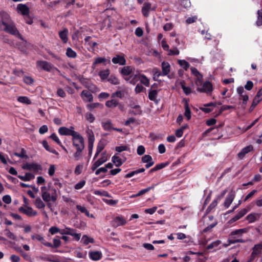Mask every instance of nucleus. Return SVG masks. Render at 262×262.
I'll use <instances>...</instances> for the list:
<instances>
[{
    "mask_svg": "<svg viewBox=\"0 0 262 262\" xmlns=\"http://www.w3.org/2000/svg\"><path fill=\"white\" fill-rule=\"evenodd\" d=\"M41 196L43 200L47 202H48L51 200L55 202L57 200V195L56 194L51 195L48 191L44 192L43 193H41Z\"/></svg>",
    "mask_w": 262,
    "mask_h": 262,
    "instance_id": "nucleus-14",
    "label": "nucleus"
},
{
    "mask_svg": "<svg viewBox=\"0 0 262 262\" xmlns=\"http://www.w3.org/2000/svg\"><path fill=\"white\" fill-rule=\"evenodd\" d=\"M138 79L140 81L141 83L145 85L146 86H148L149 85V80L145 75L140 74L138 76Z\"/></svg>",
    "mask_w": 262,
    "mask_h": 262,
    "instance_id": "nucleus-28",
    "label": "nucleus"
},
{
    "mask_svg": "<svg viewBox=\"0 0 262 262\" xmlns=\"http://www.w3.org/2000/svg\"><path fill=\"white\" fill-rule=\"evenodd\" d=\"M61 245V241L59 237H57L53 239V247L54 248H58Z\"/></svg>",
    "mask_w": 262,
    "mask_h": 262,
    "instance_id": "nucleus-58",
    "label": "nucleus"
},
{
    "mask_svg": "<svg viewBox=\"0 0 262 262\" xmlns=\"http://www.w3.org/2000/svg\"><path fill=\"white\" fill-rule=\"evenodd\" d=\"M145 171V169L143 168H140L138 170L131 171L125 176V178H129L133 177L135 174H137L139 173L143 172Z\"/></svg>",
    "mask_w": 262,
    "mask_h": 262,
    "instance_id": "nucleus-30",
    "label": "nucleus"
},
{
    "mask_svg": "<svg viewBox=\"0 0 262 262\" xmlns=\"http://www.w3.org/2000/svg\"><path fill=\"white\" fill-rule=\"evenodd\" d=\"M81 241L83 243V244L88 245L89 243H93L94 239L86 235H83L82 237Z\"/></svg>",
    "mask_w": 262,
    "mask_h": 262,
    "instance_id": "nucleus-47",
    "label": "nucleus"
},
{
    "mask_svg": "<svg viewBox=\"0 0 262 262\" xmlns=\"http://www.w3.org/2000/svg\"><path fill=\"white\" fill-rule=\"evenodd\" d=\"M107 160V157L105 156V153H103L102 154V157L96 161L97 163L99 164V165H101L104 163H105Z\"/></svg>",
    "mask_w": 262,
    "mask_h": 262,
    "instance_id": "nucleus-52",
    "label": "nucleus"
},
{
    "mask_svg": "<svg viewBox=\"0 0 262 262\" xmlns=\"http://www.w3.org/2000/svg\"><path fill=\"white\" fill-rule=\"evenodd\" d=\"M262 250V242L259 243L255 245L252 249V252L254 254H256V255L260 253L261 251Z\"/></svg>",
    "mask_w": 262,
    "mask_h": 262,
    "instance_id": "nucleus-31",
    "label": "nucleus"
},
{
    "mask_svg": "<svg viewBox=\"0 0 262 262\" xmlns=\"http://www.w3.org/2000/svg\"><path fill=\"white\" fill-rule=\"evenodd\" d=\"M111 224L113 227L117 228L126 224V221L122 216H117L114 217Z\"/></svg>",
    "mask_w": 262,
    "mask_h": 262,
    "instance_id": "nucleus-5",
    "label": "nucleus"
},
{
    "mask_svg": "<svg viewBox=\"0 0 262 262\" xmlns=\"http://www.w3.org/2000/svg\"><path fill=\"white\" fill-rule=\"evenodd\" d=\"M76 208L78 210L80 211L82 213H85L86 216H90L89 212L88 211V210L86 209L85 207L82 206L81 205H77Z\"/></svg>",
    "mask_w": 262,
    "mask_h": 262,
    "instance_id": "nucleus-55",
    "label": "nucleus"
},
{
    "mask_svg": "<svg viewBox=\"0 0 262 262\" xmlns=\"http://www.w3.org/2000/svg\"><path fill=\"white\" fill-rule=\"evenodd\" d=\"M0 30L5 31L21 39L23 41V46L19 47V49L24 52L25 51L24 47L26 46L27 42L20 34L15 24L11 19L9 14L6 12L2 11L0 12Z\"/></svg>",
    "mask_w": 262,
    "mask_h": 262,
    "instance_id": "nucleus-1",
    "label": "nucleus"
},
{
    "mask_svg": "<svg viewBox=\"0 0 262 262\" xmlns=\"http://www.w3.org/2000/svg\"><path fill=\"white\" fill-rule=\"evenodd\" d=\"M168 55L172 56V55H178L180 53L179 50L176 47L173 48L172 49H169L167 51Z\"/></svg>",
    "mask_w": 262,
    "mask_h": 262,
    "instance_id": "nucleus-48",
    "label": "nucleus"
},
{
    "mask_svg": "<svg viewBox=\"0 0 262 262\" xmlns=\"http://www.w3.org/2000/svg\"><path fill=\"white\" fill-rule=\"evenodd\" d=\"M17 9L18 12H20L23 15H27L29 13V8L24 4H19L17 6Z\"/></svg>",
    "mask_w": 262,
    "mask_h": 262,
    "instance_id": "nucleus-16",
    "label": "nucleus"
},
{
    "mask_svg": "<svg viewBox=\"0 0 262 262\" xmlns=\"http://www.w3.org/2000/svg\"><path fill=\"white\" fill-rule=\"evenodd\" d=\"M235 192L233 190H231L229 194L227 195L224 203V205L226 208H228L232 203L235 198Z\"/></svg>",
    "mask_w": 262,
    "mask_h": 262,
    "instance_id": "nucleus-10",
    "label": "nucleus"
},
{
    "mask_svg": "<svg viewBox=\"0 0 262 262\" xmlns=\"http://www.w3.org/2000/svg\"><path fill=\"white\" fill-rule=\"evenodd\" d=\"M112 160L115 165L117 167L121 166L123 163V161H122L121 159L116 156V155H114L112 157Z\"/></svg>",
    "mask_w": 262,
    "mask_h": 262,
    "instance_id": "nucleus-32",
    "label": "nucleus"
},
{
    "mask_svg": "<svg viewBox=\"0 0 262 262\" xmlns=\"http://www.w3.org/2000/svg\"><path fill=\"white\" fill-rule=\"evenodd\" d=\"M5 235L9 238L13 240H15L16 238V236L7 229L5 230Z\"/></svg>",
    "mask_w": 262,
    "mask_h": 262,
    "instance_id": "nucleus-53",
    "label": "nucleus"
},
{
    "mask_svg": "<svg viewBox=\"0 0 262 262\" xmlns=\"http://www.w3.org/2000/svg\"><path fill=\"white\" fill-rule=\"evenodd\" d=\"M32 238L33 239H36L38 241L41 242L42 243L45 241V239L43 236L40 234H35L32 235Z\"/></svg>",
    "mask_w": 262,
    "mask_h": 262,
    "instance_id": "nucleus-63",
    "label": "nucleus"
},
{
    "mask_svg": "<svg viewBox=\"0 0 262 262\" xmlns=\"http://www.w3.org/2000/svg\"><path fill=\"white\" fill-rule=\"evenodd\" d=\"M81 97L85 102H92L93 100V97L92 94L87 90H83L81 93Z\"/></svg>",
    "mask_w": 262,
    "mask_h": 262,
    "instance_id": "nucleus-13",
    "label": "nucleus"
},
{
    "mask_svg": "<svg viewBox=\"0 0 262 262\" xmlns=\"http://www.w3.org/2000/svg\"><path fill=\"white\" fill-rule=\"evenodd\" d=\"M17 177L24 181H30L35 178V176L30 172L26 173L25 176L18 175Z\"/></svg>",
    "mask_w": 262,
    "mask_h": 262,
    "instance_id": "nucleus-23",
    "label": "nucleus"
},
{
    "mask_svg": "<svg viewBox=\"0 0 262 262\" xmlns=\"http://www.w3.org/2000/svg\"><path fill=\"white\" fill-rule=\"evenodd\" d=\"M66 55L68 57L72 58H74L77 56L76 53L70 47L68 48L67 49Z\"/></svg>",
    "mask_w": 262,
    "mask_h": 262,
    "instance_id": "nucleus-37",
    "label": "nucleus"
},
{
    "mask_svg": "<svg viewBox=\"0 0 262 262\" xmlns=\"http://www.w3.org/2000/svg\"><path fill=\"white\" fill-rule=\"evenodd\" d=\"M18 210L19 212L24 213L29 216H34L37 214V211L33 210L32 207L29 206L26 207V208L20 207L19 208Z\"/></svg>",
    "mask_w": 262,
    "mask_h": 262,
    "instance_id": "nucleus-8",
    "label": "nucleus"
},
{
    "mask_svg": "<svg viewBox=\"0 0 262 262\" xmlns=\"http://www.w3.org/2000/svg\"><path fill=\"white\" fill-rule=\"evenodd\" d=\"M246 230L245 229H240L232 232L228 239L229 244H231L237 243H244V240L238 237H239L243 233L246 232Z\"/></svg>",
    "mask_w": 262,
    "mask_h": 262,
    "instance_id": "nucleus-2",
    "label": "nucleus"
},
{
    "mask_svg": "<svg viewBox=\"0 0 262 262\" xmlns=\"http://www.w3.org/2000/svg\"><path fill=\"white\" fill-rule=\"evenodd\" d=\"M195 77V83L197 86H201L202 85L203 82V75L200 73Z\"/></svg>",
    "mask_w": 262,
    "mask_h": 262,
    "instance_id": "nucleus-38",
    "label": "nucleus"
},
{
    "mask_svg": "<svg viewBox=\"0 0 262 262\" xmlns=\"http://www.w3.org/2000/svg\"><path fill=\"white\" fill-rule=\"evenodd\" d=\"M260 214L257 213H252L247 216V219L249 223H253L258 220Z\"/></svg>",
    "mask_w": 262,
    "mask_h": 262,
    "instance_id": "nucleus-25",
    "label": "nucleus"
},
{
    "mask_svg": "<svg viewBox=\"0 0 262 262\" xmlns=\"http://www.w3.org/2000/svg\"><path fill=\"white\" fill-rule=\"evenodd\" d=\"M221 243V242L220 240L215 241L208 245L207 247V249L208 250L212 249L214 247H217Z\"/></svg>",
    "mask_w": 262,
    "mask_h": 262,
    "instance_id": "nucleus-50",
    "label": "nucleus"
},
{
    "mask_svg": "<svg viewBox=\"0 0 262 262\" xmlns=\"http://www.w3.org/2000/svg\"><path fill=\"white\" fill-rule=\"evenodd\" d=\"M85 118L86 120L90 123H93L95 119L94 115L91 113H86L85 115Z\"/></svg>",
    "mask_w": 262,
    "mask_h": 262,
    "instance_id": "nucleus-49",
    "label": "nucleus"
},
{
    "mask_svg": "<svg viewBox=\"0 0 262 262\" xmlns=\"http://www.w3.org/2000/svg\"><path fill=\"white\" fill-rule=\"evenodd\" d=\"M37 66L48 72L51 71L55 68L49 62L46 61H38Z\"/></svg>",
    "mask_w": 262,
    "mask_h": 262,
    "instance_id": "nucleus-7",
    "label": "nucleus"
},
{
    "mask_svg": "<svg viewBox=\"0 0 262 262\" xmlns=\"http://www.w3.org/2000/svg\"><path fill=\"white\" fill-rule=\"evenodd\" d=\"M197 91L200 92L209 93L212 91V85L209 81H205L202 86H197Z\"/></svg>",
    "mask_w": 262,
    "mask_h": 262,
    "instance_id": "nucleus-6",
    "label": "nucleus"
},
{
    "mask_svg": "<svg viewBox=\"0 0 262 262\" xmlns=\"http://www.w3.org/2000/svg\"><path fill=\"white\" fill-rule=\"evenodd\" d=\"M102 256V253L100 251H91L89 252V256L93 260L100 259Z\"/></svg>",
    "mask_w": 262,
    "mask_h": 262,
    "instance_id": "nucleus-18",
    "label": "nucleus"
},
{
    "mask_svg": "<svg viewBox=\"0 0 262 262\" xmlns=\"http://www.w3.org/2000/svg\"><path fill=\"white\" fill-rule=\"evenodd\" d=\"M134 68L131 66H125L121 71V73L123 76H130L133 73Z\"/></svg>",
    "mask_w": 262,
    "mask_h": 262,
    "instance_id": "nucleus-17",
    "label": "nucleus"
},
{
    "mask_svg": "<svg viewBox=\"0 0 262 262\" xmlns=\"http://www.w3.org/2000/svg\"><path fill=\"white\" fill-rule=\"evenodd\" d=\"M109 74L110 70L108 69L101 71L99 73V75L102 80H104L106 79L108 76Z\"/></svg>",
    "mask_w": 262,
    "mask_h": 262,
    "instance_id": "nucleus-39",
    "label": "nucleus"
},
{
    "mask_svg": "<svg viewBox=\"0 0 262 262\" xmlns=\"http://www.w3.org/2000/svg\"><path fill=\"white\" fill-rule=\"evenodd\" d=\"M72 144L76 149H84V139L83 137L79 133H77L72 139Z\"/></svg>",
    "mask_w": 262,
    "mask_h": 262,
    "instance_id": "nucleus-3",
    "label": "nucleus"
},
{
    "mask_svg": "<svg viewBox=\"0 0 262 262\" xmlns=\"http://www.w3.org/2000/svg\"><path fill=\"white\" fill-rule=\"evenodd\" d=\"M154 188V187L152 186V187H148L146 188L142 189L138 193H137L136 194H133L132 195H131L130 198H133L135 197H137V196L142 195L148 192L149 190H150L151 189H153Z\"/></svg>",
    "mask_w": 262,
    "mask_h": 262,
    "instance_id": "nucleus-29",
    "label": "nucleus"
},
{
    "mask_svg": "<svg viewBox=\"0 0 262 262\" xmlns=\"http://www.w3.org/2000/svg\"><path fill=\"white\" fill-rule=\"evenodd\" d=\"M253 150V147L252 145L247 146L242 149V150L237 154L239 159H243L246 154Z\"/></svg>",
    "mask_w": 262,
    "mask_h": 262,
    "instance_id": "nucleus-12",
    "label": "nucleus"
},
{
    "mask_svg": "<svg viewBox=\"0 0 262 262\" xmlns=\"http://www.w3.org/2000/svg\"><path fill=\"white\" fill-rule=\"evenodd\" d=\"M140 75V74H139L135 75L132 74L130 76L126 77L124 78L126 81L129 82L131 84H135L138 80H139L138 79V76Z\"/></svg>",
    "mask_w": 262,
    "mask_h": 262,
    "instance_id": "nucleus-24",
    "label": "nucleus"
},
{
    "mask_svg": "<svg viewBox=\"0 0 262 262\" xmlns=\"http://www.w3.org/2000/svg\"><path fill=\"white\" fill-rule=\"evenodd\" d=\"M24 81L25 83L28 85H31L34 82L33 79L29 76H25L24 78Z\"/></svg>",
    "mask_w": 262,
    "mask_h": 262,
    "instance_id": "nucleus-61",
    "label": "nucleus"
},
{
    "mask_svg": "<svg viewBox=\"0 0 262 262\" xmlns=\"http://www.w3.org/2000/svg\"><path fill=\"white\" fill-rule=\"evenodd\" d=\"M118 103V101L116 99H112L111 100L107 101L105 103V105L108 107L112 108L116 107Z\"/></svg>",
    "mask_w": 262,
    "mask_h": 262,
    "instance_id": "nucleus-34",
    "label": "nucleus"
},
{
    "mask_svg": "<svg viewBox=\"0 0 262 262\" xmlns=\"http://www.w3.org/2000/svg\"><path fill=\"white\" fill-rule=\"evenodd\" d=\"M178 64L180 65V66L183 69H184L185 71H187L189 67L190 64L189 63L186 61L184 59H178L177 60Z\"/></svg>",
    "mask_w": 262,
    "mask_h": 262,
    "instance_id": "nucleus-27",
    "label": "nucleus"
},
{
    "mask_svg": "<svg viewBox=\"0 0 262 262\" xmlns=\"http://www.w3.org/2000/svg\"><path fill=\"white\" fill-rule=\"evenodd\" d=\"M49 231L51 234L53 235L57 233H59L60 234L61 230L55 226H52L49 229Z\"/></svg>",
    "mask_w": 262,
    "mask_h": 262,
    "instance_id": "nucleus-59",
    "label": "nucleus"
},
{
    "mask_svg": "<svg viewBox=\"0 0 262 262\" xmlns=\"http://www.w3.org/2000/svg\"><path fill=\"white\" fill-rule=\"evenodd\" d=\"M145 151V149L143 146L140 145L138 147L137 152L139 155L141 156V155H143L144 154Z\"/></svg>",
    "mask_w": 262,
    "mask_h": 262,
    "instance_id": "nucleus-64",
    "label": "nucleus"
},
{
    "mask_svg": "<svg viewBox=\"0 0 262 262\" xmlns=\"http://www.w3.org/2000/svg\"><path fill=\"white\" fill-rule=\"evenodd\" d=\"M83 165L82 164H79L76 166L74 172L76 174L78 175L80 174L82 172V169L83 168Z\"/></svg>",
    "mask_w": 262,
    "mask_h": 262,
    "instance_id": "nucleus-62",
    "label": "nucleus"
},
{
    "mask_svg": "<svg viewBox=\"0 0 262 262\" xmlns=\"http://www.w3.org/2000/svg\"><path fill=\"white\" fill-rule=\"evenodd\" d=\"M13 155L21 158H28V156L26 154V151L24 148H21V152L20 153L14 152Z\"/></svg>",
    "mask_w": 262,
    "mask_h": 262,
    "instance_id": "nucleus-45",
    "label": "nucleus"
},
{
    "mask_svg": "<svg viewBox=\"0 0 262 262\" xmlns=\"http://www.w3.org/2000/svg\"><path fill=\"white\" fill-rule=\"evenodd\" d=\"M22 168L24 169L35 171L41 169L40 165L36 163H26L23 165Z\"/></svg>",
    "mask_w": 262,
    "mask_h": 262,
    "instance_id": "nucleus-11",
    "label": "nucleus"
},
{
    "mask_svg": "<svg viewBox=\"0 0 262 262\" xmlns=\"http://www.w3.org/2000/svg\"><path fill=\"white\" fill-rule=\"evenodd\" d=\"M108 81L113 84H118L119 80L118 79L114 76L111 75L108 79Z\"/></svg>",
    "mask_w": 262,
    "mask_h": 262,
    "instance_id": "nucleus-60",
    "label": "nucleus"
},
{
    "mask_svg": "<svg viewBox=\"0 0 262 262\" xmlns=\"http://www.w3.org/2000/svg\"><path fill=\"white\" fill-rule=\"evenodd\" d=\"M130 107L135 110L132 112L134 115H139L141 113L142 111L139 105L133 104L130 105Z\"/></svg>",
    "mask_w": 262,
    "mask_h": 262,
    "instance_id": "nucleus-46",
    "label": "nucleus"
},
{
    "mask_svg": "<svg viewBox=\"0 0 262 262\" xmlns=\"http://www.w3.org/2000/svg\"><path fill=\"white\" fill-rule=\"evenodd\" d=\"M102 126L105 130L111 131L113 130V125L110 120H107L102 122Z\"/></svg>",
    "mask_w": 262,
    "mask_h": 262,
    "instance_id": "nucleus-22",
    "label": "nucleus"
},
{
    "mask_svg": "<svg viewBox=\"0 0 262 262\" xmlns=\"http://www.w3.org/2000/svg\"><path fill=\"white\" fill-rule=\"evenodd\" d=\"M185 116L189 120L191 118V111L188 107V105L186 103L185 105Z\"/></svg>",
    "mask_w": 262,
    "mask_h": 262,
    "instance_id": "nucleus-56",
    "label": "nucleus"
},
{
    "mask_svg": "<svg viewBox=\"0 0 262 262\" xmlns=\"http://www.w3.org/2000/svg\"><path fill=\"white\" fill-rule=\"evenodd\" d=\"M84 149H76V152L73 154V157L76 161H78L82 157V153Z\"/></svg>",
    "mask_w": 262,
    "mask_h": 262,
    "instance_id": "nucleus-42",
    "label": "nucleus"
},
{
    "mask_svg": "<svg viewBox=\"0 0 262 262\" xmlns=\"http://www.w3.org/2000/svg\"><path fill=\"white\" fill-rule=\"evenodd\" d=\"M17 100L18 102L24 104H30L32 103L31 101L26 96H19L17 98Z\"/></svg>",
    "mask_w": 262,
    "mask_h": 262,
    "instance_id": "nucleus-35",
    "label": "nucleus"
},
{
    "mask_svg": "<svg viewBox=\"0 0 262 262\" xmlns=\"http://www.w3.org/2000/svg\"><path fill=\"white\" fill-rule=\"evenodd\" d=\"M105 61H106V59L105 58L98 57L95 59L94 62H93V63L92 64V68L93 69H95L96 68V66L97 64L103 63V62H105Z\"/></svg>",
    "mask_w": 262,
    "mask_h": 262,
    "instance_id": "nucleus-40",
    "label": "nucleus"
},
{
    "mask_svg": "<svg viewBox=\"0 0 262 262\" xmlns=\"http://www.w3.org/2000/svg\"><path fill=\"white\" fill-rule=\"evenodd\" d=\"M247 211L245 209L241 210L240 211H239L238 214L233 218V220L234 221H236L239 220L242 217H243L247 213Z\"/></svg>",
    "mask_w": 262,
    "mask_h": 262,
    "instance_id": "nucleus-43",
    "label": "nucleus"
},
{
    "mask_svg": "<svg viewBox=\"0 0 262 262\" xmlns=\"http://www.w3.org/2000/svg\"><path fill=\"white\" fill-rule=\"evenodd\" d=\"M257 14V20L256 23L257 26H260L262 25V10H258Z\"/></svg>",
    "mask_w": 262,
    "mask_h": 262,
    "instance_id": "nucleus-54",
    "label": "nucleus"
},
{
    "mask_svg": "<svg viewBox=\"0 0 262 262\" xmlns=\"http://www.w3.org/2000/svg\"><path fill=\"white\" fill-rule=\"evenodd\" d=\"M86 107L89 110L92 111L94 108H96V107H100L101 108H102L103 105L99 103H93L88 104L86 105Z\"/></svg>",
    "mask_w": 262,
    "mask_h": 262,
    "instance_id": "nucleus-44",
    "label": "nucleus"
},
{
    "mask_svg": "<svg viewBox=\"0 0 262 262\" xmlns=\"http://www.w3.org/2000/svg\"><path fill=\"white\" fill-rule=\"evenodd\" d=\"M73 230H74L73 229L68 228V227H66L65 228L61 230L60 234L62 235H64V234L70 235V234H71V233L73 232Z\"/></svg>",
    "mask_w": 262,
    "mask_h": 262,
    "instance_id": "nucleus-51",
    "label": "nucleus"
},
{
    "mask_svg": "<svg viewBox=\"0 0 262 262\" xmlns=\"http://www.w3.org/2000/svg\"><path fill=\"white\" fill-rule=\"evenodd\" d=\"M86 133L88 136V145H94L95 141L94 134L92 129L88 128L86 130Z\"/></svg>",
    "mask_w": 262,
    "mask_h": 262,
    "instance_id": "nucleus-21",
    "label": "nucleus"
},
{
    "mask_svg": "<svg viewBox=\"0 0 262 262\" xmlns=\"http://www.w3.org/2000/svg\"><path fill=\"white\" fill-rule=\"evenodd\" d=\"M179 84L186 95H188L191 93L192 91L191 88L189 86H185V83L184 81H180Z\"/></svg>",
    "mask_w": 262,
    "mask_h": 262,
    "instance_id": "nucleus-26",
    "label": "nucleus"
},
{
    "mask_svg": "<svg viewBox=\"0 0 262 262\" xmlns=\"http://www.w3.org/2000/svg\"><path fill=\"white\" fill-rule=\"evenodd\" d=\"M69 31L67 29H64L63 31L59 32V36L62 42L64 43H67L68 40Z\"/></svg>",
    "mask_w": 262,
    "mask_h": 262,
    "instance_id": "nucleus-20",
    "label": "nucleus"
},
{
    "mask_svg": "<svg viewBox=\"0 0 262 262\" xmlns=\"http://www.w3.org/2000/svg\"><path fill=\"white\" fill-rule=\"evenodd\" d=\"M34 204L36 208L38 209L43 208L45 207V204L39 197L37 198L34 201Z\"/></svg>",
    "mask_w": 262,
    "mask_h": 262,
    "instance_id": "nucleus-33",
    "label": "nucleus"
},
{
    "mask_svg": "<svg viewBox=\"0 0 262 262\" xmlns=\"http://www.w3.org/2000/svg\"><path fill=\"white\" fill-rule=\"evenodd\" d=\"M158 92L156 90H150L148 93V97L150 100L155 101L157 99Z\"/></svg>",
    "mask_w": 262,
    "mask_h": 262,
    "instance_id": "nucleus-36",
    "label": "nucleus"
},
{
    "mask_svg": "<svg viewBox=\"0 0 262 262\" xmlns=\"http://www.w3.org/2000/svg\"><path fill=\"white\" fill-rule=\"evenodd\" d=\"M91 36H87L84 39L85 44L89 46L91 48H94L97 43L95 41H92L90 40Z\"/></svg>",
    "mask_w": 262,
    "mask_h": 262,
    "instance_id": "nucleus-41",
    "label": "nucleus"
},
{
    "mask_svg": "<svg viewBox=\"0 0 262 262\" xmlns=\"http://www.w3.org/2000/svg\"><path fill=\"white\" fill-rule=\"evenodd\" d=\"M142 161L143 163H148L154 162L152 157L148 155H146L142 158Z\"/></svg>",
    "mask_w": 262,
    "mask_h": 262,
    "instance_id": "nucleus-57",
    "label": "nucleus"
},
{
    "mask_svg": "<svg viewBox=\"0 0 262 262\" xmlns=\"http://www.w3.org/2000/svg\"><path fill=\"white\" fill-rule=\"evenodd\" d=\"M112 62L114 64H119L121 66H124L126 64V60L123 56L116 55L112 58Z\"/></svg>",
    "mask_w": 262,
    "mask_h": 262,
    "instance_id": "nucleus-15",
    "label": "nucleus"
},
{
    "mask_svg": "<svg viewBox=\"0 0 262 262\" xmlns=\"http://www.w3.org/2000/svg\"><path fill=\"white\" fill-rule=\"evenodd\" d=\"M58 133L62 136H71L73 137L78 132H75L74 127L71 126L69 128L60 127L58 129Z\"/></svg>",
    "mask_w": 262,
    "mask_h": 262,
    "instance_id": "nucleus-4",
    "label": "nucleus"
},
{
    "mask_svg": "<svg viewBox=\"0 0 262 262\" xmlns=\"http://www.w3.org/2000/svg\"><path fill=\"white\" fill-rule=\"evenodd\" d=\"M151 4L150 3L146 2L144 4L142 9L143 15L147 17L149 15V11L151 10Z\"/></svg>",
    "mask_w": 262,
    "mask_h": 262,
    "instance_id": "nucleus-19",
    "label": "nucleus"
},
{
    "mask_svg": "<svg viewBox=\"0 0 262 262\" xmlns=\"http://www.w3.org/2000/svg\"><path fill=\"white\" fill-rule=\"evenodd\" d=\"M162 72H158V77L160 76H166L170 71V66L168 62H162L161 64Z\"/></svg>",
    "mask_w": 262,
    "mask_h": 262,
    "instance_id": "nucleus-9",
    "label": "nucleus"
}]
</instances>
